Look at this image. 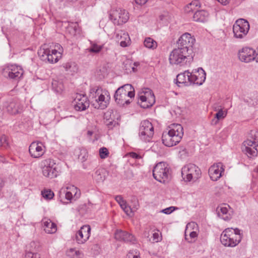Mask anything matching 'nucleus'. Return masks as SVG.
Instances as JSON below:
<instances>
[{
  "instance_id": "nucleus-12",
  "label": "nucleus",
  "mask_w": 258,
  "mask_h": 258,
  "mask_svg": "<svg viewBox=\"0 0 258 258\" xmlns=\"http://www.w3.org/2000/svg\"><path fill=\"white\" fill-rule=\"evenodd\" d=\"M249 30V23L243 19L237 20L233 26L234 36L236 38H244L247 35Z\"/></svg>"
},
{
  "instance_id": "nucleus-35",
  "label": "nucleus",
  "mask_w": 258,
  "mask_h": 258,
  "mask_svg": "<svg viewBox=\"0 0 258 258\" xmlns=\"http://www.w3.org/2000/svg\"><path fill=\"white\" fill-rule=\"evenodd\" d=\"M200 7V2L198 0H194L185 7L184 11L186 13H189L195 10L197 7Z\"/></svg>"
},
{
  "instance_id": "nucleus-24",
  "label": "nucleus",
  "mask_w": 258,
  "mask_h": 258,
  "mask_svg": "<svg viewBox=\"0 0 258 258\" xmlns=\"http://www.w3.org/2000/svg\"><path fill=\"white\" fill-rule=\"evenodd\" d=\"M209 14L205 10L197 11L194 16L193 19L195 21L205 23L208 21Z\"/></svg>"
},
{
  "instance_id": "nucleus-51",
  "label": "nucleus",
  "mask_w": 258,
  "mask_h": 258,
  "mask_svg": "<svg viewBox=\"0 0 258 258\" xmlns=\"http://www.w3.org/2000/svg\"><path fill=\"white\" fill-rule=\"evenodd\" d=\"M179 153L181 154V156L184 155L186 156L187 152L184 148H181L179 151Z\"/></svg>"
},
{
  "instance_id": "nucleus-3",
  "label": "nucleus",
  "mask_w": 258,
  "mask_h": 258,
  "mask_svg": "<svg viewBox=\"0 0 258 258\" xmlns=\"http://www.w3.org/2000/svg\"><path fill=\"white\" fill-rule=\"evenodd\" d=\"M90 97L94 99L92 105L98 109H105L110 99L109 92L97 86L90 89Z\"/></svg>"
},
{
  "instance_id": "nucleus-49",
  "label": "nucleus",
  "mask_w": 258,
  "mask_h": 258,
  "mask_svg": "<svg viewBox=\"0 0 258 258\" xmlns=\"http://www.w3.org/2000/svg\"><path fill=\"white\" fill-rule=\"evenodd\" d=\"M129 42V37L128 36L127 37V38H125V40H121L120 42V45L122 47H126L127 46V44Z\"/></svg>"
},
{
  "instance_id": "nucleus-30",
  "label": "nucleus",
  "mask_w": 258,
  "mask_h": 258,
  "mask_svg": "<svg viewBox=\"0 0 258 258\" xmlns=\"http://www.w3.org/2000/svg\"><path fill=\"white\" fill-rule=\"evenodd\" d=\"M106 172L103 169H99L95 172L94 178L98 182H103L106 178Z\"/></svg>"
},
{
  "instance_id": "nucleus-33",
  "label": "nucleus",
  "mask_w": 258,
  "mask_h": 258,
  "mask_svg": "<svg viewBox=\"0 0 258 258\" xmlns=\"http://www.w3.org/2000/svg\"><path fill=\"white\" fill-rule=\"evenodd\" d=\"M114 237L117 240L126 242L128 241L129 234L125 231L118 230L115 232Z\"/></svg>"
},
{
  "instance_id": "nucleus-48",
  "label": "nucleus",
  "mask_w": 258,
  "mask_h": 258,
  "mask_svg": "<svg viewBox=\"0 0 258 258\" xmlns=\"http://www.w3.org/2000/svg\"><path fill=\"white\" fill-rule=\"evenodd\" d=\"M175 209V207L171 206L169 208L163 209L162 211V212L166 214H169L171 213Z\"/></svg>"
},
{
  "instance_id": "nucleus-16",
  "label": "nucleus",
  "mask_w": 258,
  "mask_h": 258,
  "mask_svg": "<svg viewBox=\"0 0 258 258\" xmlns=\"http://www.w3.org/2000/svg\"><path fill=\"white\" fill-rule=\"evenodd\" d=\"M91 227L89 225H85L76 232L75 240L78 244L85 243L90 238L91 235Z\"/></svg>"
},
{
  "instance_id": "nucleus-64",
  "label": "nucleus",
  "mask_w": 258,
  "mask_h": 258,
  "mask_svg": "<svg viewBox=\"0 0 258 258\" xmlns=\"http://www.w3.org/2000/svg\"><path fill=\"white\" fill-rule=\"evenodd\" d=\"M254 171L258 173V167L254 169Z\"/></svg>"
},
{
  "instance_id": "nucleus-59",
  "label": "nucleus",
  "mask_w": 258,
  "mask_h": 258,
  "mask_svg": "<svg viewBox=\"0 0 258 258\" xmlns=\"http://www.w3.org/2000/svg\"><path fill=\"white\" fill-rule=\"evenodd\" d=\"M0 162H5V158L3 156H2L1 155H0Z\"/></svg>"
},
{
  "instance_id": "nucleus-13",
  "label": "nucleus",
  "mask_w": 258,
  "mask_h": 258,
  "mask_svg": "<svg viewBox=\"0 0 258 258\" xmlns=\"http://www.w3.org/2000/svg\"><path fill=\"white\" fill-rule=\"evenodd\" d=\"M129 84H125L118 88L114 94L115 102L120 106L124 107L129 104Z\"/></svg>"
},
{
  "instance_id": "nucleus-19",
  "label": "nucleus",
  "mask_w": 258,
  "mask_h": 258,
  "mask_svg": "<svg viewBox=\"0 0 258 258\" xmlns=\"http://www.w3.org/2000/svg\"><path fill=\"white\" fill-rule=\"evenodd\" d=\"M61 191L65 193L66 199L69 201H76L81 196L80 189L73 185H70L65 188H61Z\"/></svg>"
},
{
  "instance_id": "nucleus-21",
  "label": "nucleus",
  "mask_w": 258,
  "mask_h": 258,
  "mask_svg": "<svg viewBox=\"0 0 258 258\" xmlns=\"http://www.w3.org/2000/svg\"><path fill=\"white\" fill-rule=\"evenodd\" d=\"M140 99L141 107L143 108H147L152 106L155 102V96L151 90L146 91L145 95H141Z\"/></svg>"
},
{
  "instance_id": "nucleus-52",
  "label": "nucleus",
  "mask_w": 258,
  "mask_h": 258,
  "mask_svg": "<svg viewBox=\"0 0 258 258\" xmlns=\"http://www.w3.org/2000/svg\"><path fill=\"white\" fill-rule=\"evenodd\" d=\"M0 142L3 145H4L7 142V137L5 135L2 136L0 138Z\"/></svg>"
},
{
  "instance_id": "nucleus-63",
  "label": "nucleus",
  "mask_w": 258,
  "mask_h": 258,
  "mask_svg": "<svg viewBox=\"0 0 258 258\" xmlns=\"http://www.w3.org/2000/svg\"><path fill=\"white\" fill-rule=\"evenodd\" d=\"M133 258H140V257L138 255H134Z\"/></svg>"
},
{
  "instance_id": "nucleus-53",
  "label": "nucleus",
  "mask_w": 258,
  "mask_h": 258,
  "mask_svg": "<svg viewBox=\"0 0 258 258\" xmlns=\"http://www.w3.org/2000/svg\"><path fill=\"white\" fill-rule=\"evenodd\" d=\"M148 0H135L136 4L140 5L145 4Z\"/></svg>"
},
{
  "instance_id": "nucleus-42",
  "label": "nucleus",
  "mask_w": 258,
  "mask_h": 258,
  "mask_svg": "<svg viewBox=\"0 0 258 258\" xmlns=\"http://www.w3.org/2000/svg\"><path fill=\"white\" fill-rule=\"evenodd\" d=\"M67 254L68 256H71V258H80L79 256L81 254V252L79 250L71 248L68 251Z\"/></svg>"
},
{
  "instance_id": "nucleus-61",
  "label": "nucleus",
  "mask_w": 258,
  "mask_h": 258,
  "mask_svg": "<svg viewBox=\"0 0 258 258\" xmlns=\"http://www.w3.org/2000/svg\"><path fill=\"white\" fill-rule=\"evenodd\" d=\"M185 238L186 240H188V241L190 243H192L195 241V240H189V238L187 237L186 235H185Z\"/></svg>"
},
{
  "instance_id": "nucleus-8",
  "label": "nucleus",
  "mask_w": 258,
  "mask_h": 258,
  "mask_svg": "<svg viewBox=\"0 0 258 258\" xmlns=\"http://www.w3.org/2000/svg\"><path fill=\"white\" fill-rule=\"evenodd\" d=\"M200 169L194 164H188L184 166L181 169V175L186 182L196 181L201 176Z\"/></svg>"
},
{
  "instance_id": "nucleus-18",
  "label": "nucleus",
  "mask_w": 258,
  "mask_h": 258,
  "mask_svg": "<svg viewBox=\"0 0 258 258\" xmlns=\"http://www.w3.org/2000/svg\"><path fill=\"white\" fill-rule=\"evenodd\" d=\"M29 152L32 157L38 158L44 154L45 148L41 142H34L30 144Z\"/></svg>"
},
{
  "instance_id": "nucleus-40",
  "label": "nucleus",
  "mask_w": 258,
  "mask_h": 258,
  "mask_svg": "<svg viewBox=\"0 0 258 258\" xmlns=\"http://www.w3.org/2000/svg\"><path fill=\"white\" fill-rule=\"evenodd\" d=\"M129 19V15L128 13H126L124 10H123V12H121L120 17L119 18L118 25L122 23H125L127 22Z\"/></svg>"
},
{
  "instance_id": "nucleus-46",
  "label": "nucleus",
  "mask_w": 258,
  "mask_h": 258,
  "mask_svg": "<svg viewBox=\"0 0 258 258\" xmlns=\"http://www.w3.org/2000/svg\"><path fill=\"white\" fill-rule=\"evenodd\" d=\"M25 258H40L39 254L27 251L25 254Z\"/></svg>"
},
{
  "instance_id": "nucleus-15",
  "label": "nucleus",
  "mask_w": 258,
  "mask_h": 258,
  "mask_svg": "<svg viewBox=\"0 0 258 258\" xmlns=\"http://www.w3.org/2000/svg\"><path fill=\"white\" fill-rule=\"evenodd\" d=\"M257 55L256 51L252 48L245 47L239 50L238 58L244 62H249L256 58Z\"/></svg>"
},
{
  "instance_id": "nucleus-56",
  "label": "nucleus",
  "mask_w": 258,
  "mask_h": 258,
  "mask_svg": "<svg viewBox=\"0 0 258 258\" xmlns=\"http://www.w3.org/2000/svg\"><path fill=\"white\" fill-rule=\"evenodd\" d=\"M113 124V121H110L109 122L106 123V125L108 126L109 128H112V125Z\"/></svg>"
},
{
  "instance_id": "nucleus-10",
  "label": "nucleus",
  "mask_w": 258,
  "mask_h": 258,
  "mask_svg": "<svg viewBox=\"0 0 258 258\" xmlns=\"http://www.w3.org/2000/svg\"><path fill=\"white\" fill-rule=\"evenodd\" d=\"M195 42V39L188 33L182 34L177 41V47L187 52L194 55L193 45Z\"/></svg>"
},
{
  "instance_id": "nucleus-17",
  "label": "nucleus",
  "mask_w": 258,
  "mask_h": 258,
  "mask_svg": "<svg viewBox=\"0 0 258 258\" xmlns=\"http://www.w3.org/2000/svg\"><path fill=\"white\" fill-rule=\"evenodd\" d=\"M74 108L76 111L85 110L89 106V102L86 95L77 94L73 102Z\"/></svg>"
},
{
  "instance_id": "nucleus-34",
  "label": "nucleus",
  "mask_w": 258,
  "mask_h": 258,
  "mask_svg": "<svg viewBox=\"0 0 258 258\" xmlns=\"http://www.w3.org/2000/svg\"><path fill=\"white\" fill-rule=\"evenodd\" d=\"M115 200L119 204L126 216H128L129 214L128 213V207L126 205V202L123 199L122 197L121 196H117L115 197Z\"/></svg>"
},
{
  "instance_id": "nucleus-26",
  "label": "nucleus",
  "mask_w": 258,
  "mask_h": 258,
  "mask_svg": "<svg viewBox=\"0 0 258 258\" xmlns=\"http://www.w3.org/2000/svg\"><path fill=\"white\" fill-rule=\"evenodd\" d=\"M189 74L188 71H185L183 73H180L177 75L176 79V84L179 86L180 84H183L185 86H189Z\"/></svg>"
},
{
  "instance_id": "nucleus-11",
  "label": "nucleus",
  "mask_w": 258,
  "mask_h": 258,
  "mask_svg": "<svg viewBox=\"0 0 258 258\" xmlns=\"http://www.w3.org/2000/svg\"><path fill=\"white\" fill-rule=\"evenodd\" d=\"M153 175L156 180L165 183L169 176L167 165L164 162L157 164L153 170Z\"/></svg>"
},
{
  "instance_id": "nucleus-41",
  "label": "nucleus",
  "mask_w": 258,
  "mask_h": 258,
  "mask_svg": "<svg viewBox=\"0 0 258 258\" xmlns=\"http://www.w3.org/2000/svg\"><path fill=\"white\" fill-rule=\"evenodd\" d=\"M131 201L133 205H130V213L137 210L139 206L138 201L136 197H132Z\"/></svg>"
},
{
  "instance_id": "nucleus-55",
  "label": "nucleus",
  "mask_w": 258,
  "mask_h": 258,
  "mask_svg": "<svg viewBox=\"0 0 258 258\" xmlns=\"http://www.w3.org/2000/svg\"><path fill=\"white\" fill-rule=\"evenodd\" d=\"M198 236V234L196 231H192L189 234V237L191 239H194L196 238Z\"/></svg>"
},
{
  "instance_id": "nucleus-28",
  "label": "nucleus",
  "mask_w": 258,
  "mask_h": 258,
  "mask_svg": "<svg viewBox=\"0 0 258 258\" xmlns=\"http://www.w3.org/2000/svg\"><path fill=\"white\" fill-rule=\"evenodd\" d=\"M62 67L66 71L71 75L74 74L78 71L77 65L74 62H67L63 63Z\"/></svg>"
},
{
  "instance_id": "nucleus-32",
  "label": "nucleus",
  "mask_w": 258,
  "mask_h": 258,
  "mask_svg": "<svg viewBox=\"0 0 258 258\" xmlns=\"http://www.w3.org/2000/svg\"><path fill=\"white\" fill-rule=\"evenodd\" d=\"M52 90L56 93H61L63 89V84L61 81L53 80L51 82Z\"/></svg>"
},
{
  "instance_id": "nucleus-43",
  "label": "nucleus",
  "mask_w": 258,
  "mask_h": 258,
  "mask_svg": "<svg viewBox=\"0 0 258 258\" xmlns=\"http://www.w3.org/2000/svg\"><path fill=\"white\" fill-rule=\"evenodd\" d=\"M99 153L100 158L102 159L106 158L109 154L108 150L105 147L100 148Z\"/></svg>"
},
{
  "instance_id": "nucleus-47",
  "label": "nucleus",
  "mask_w": 258,
  "mask_h": 258,
  "mask_svg": "<svg viewBox=\"0 0 258 258\" xmlns=\"http://www.w3.org/2000/svg\"><path fill=\"white\" fill-rule=\"evenodd\" d=\"M193 73H190L189 72V85H191V84H195V81H196V80L197 79V75H195V74H192Z\"/></svg>"
},
{
  "instance_id": "nucleus-60",
  "label": "nucleus",
  "mask_w": 258,
  "mask_h": 258,
  "mask_svg": "<svg viewBox=\"0 0 258 258\" xmlns=\"http://www.w3.org/2000/svg\"><path fill=\"white\" fill-rule=\"evenodd\" d=\"M130 242L131 241H135V238H134V237L133 236H132V235L130 234Z\"/></svg>"
},
{
  "instance_id": "nucleus-6",
  "label": "nucleus",
  "mask_w": 258,
  "mask_h": 258,
  "mask_svg": "<svg viewBox=\"0 0 258 258\" xmlns=\"http://www.w3.org/2000/svg\"><path fill=\"white\" fill-rule=\"evenodd\" d=\"M194 56V55L177 47L171 52L169 61L171 64L184 66L190 64L193 60Z\"/></svg>"
},
{
  "instance_id": "nucleus-37",
  "label": "nucleus",
  "mask_w": 258,
  "mask_h": 258,
  "mask_svg": "<svg viewBox=\"0 0 258 258\" xmlns=\"http://www.w3.org/2000/svg\"><path fill=\"white\" fill-rule=\"evenodd\" d=\"M144 44L145 47L150 49H155L157 46V42L150 37L146 38Z\"/></svg>"
},
{
  "instance_id": "nucleus-31",
  "label": "nucleus",
  "mask_w": 258,
  "mask_h": 258,
  "mask_svg": "<svg viewBox=\"0 0 258 258\" xmlns=\"http://www.w3.org/2000/svg\"><path fill=\"white\" fill-rule=\"evenodd\" d=\"M143 154L139 151H130V159L136 160V165H141L143 163Z\"/></svg>"
},
{
  "instance_id": "nucleus-1",
  "label": "nucleus",
  "mask_w": 258,
  "mask_h": 258,
  "mask_svg": "<svg viewBox=\"0 0 258 258\" xmlns=\"http://www.w3.org/2000/svg\"><path fill=\"white\" fill-rule=\"evenodd\" d=\"M62 52L63 48L59 44L55 45L54 48H50L48 45L44 44L38 50V54L42 61L53 63L61 57Z\"/></svg>"
},
{
  "instance_id": "nucleus-54",
  "label": "nucleus",
  "mask_w": 258,
  "mask_h": 258,
  "mask_svg": "<svg viewBox=\"0 0 258 258\" xmlns=\"http://www.w3.org/2000/svg\"><path fill=\"white\" fill-rule=\"evenodd\" d=\"M135 96L134 88L131 84H130V98L134 97Z\"/></svg>"
},
{
  "instance_id": "nucleus-7",
  "label": "nucleus",
  "mask_w": 258,
  "mask_h": 258,
  "mask_svg": "<svg viewBox=\"0 0 258 258\" xmlns=\"http://www.w3.org/2000/svg\"><path fill=\"white\" fill-rule=\"evenodd\" d=\"M42 174L50 179L56 177L59 174V171L54 162L51 158L42 160L39 163Z\"/></svg>"
},
{
  "instance_id": "nucleus-9",
  "label": "nucleus",
  "mask_w": 258,
  "mask_h": 258,
  "mask_svg": "<svg viewBox=\"0 0 258 258\" xmlns=\"http://www.w3.org/2000/svg\"><path fill=\"white\" fill-rule=\"evenodd\" d=\"M154 128L152 123L148 120L141 122L139 136L140 139L145 142H150L154 136Z\"/></svg>"
},
{
  "instance_id": "nucleus-38",
  "label": "nucleus",
  "mask_w": 258,
  "mask_h": 258,
  "mask_svg": "<svg viewBox=\"0 0 258 258\" xmlns=\"http://www.w3.org/2000/svg\"><path fill=\"white\" fill-rule=\"evenodd\" d=\"M42 197L46 200H51L54 197L53 192L50 189H44L41 191Z\"/></svg>"
},
{
  "instance_id": "nucleus-4",
  "label": "nucleus",
  "mask_w": 258,
  "mask_h": 258,
  "mask_svg": "<svg viewBox=\"0 0 258 258\" xmlns=\"http://www.w3.org/2000/svg\"><path fill=\"white\" fill-rule=\"evenodd\" d=\"M242 235L238 228H228L222 233L220 237L221 243L225 246L234 247L241 240Z\"/></svg>"
},
{
  "instance_id": "nucleus-45",
  "label": "nucleus",
  "mask_w": 258,
  "mask_h": 258,
  "mask_svg": "<svg viewBox=\"0 0 258 258\" xmlns=\"http://www.w3.org/2000/svg\"><path fill=\"white\" fill-rule=\"evenodd\" d=\"M120 61L122 62V64L123 65V68L125 70H127L128 66L129 64V59L127 55H122L121 57Z\"/></svg>"
},
{
  "instance_id": "nucleus-44",
  "label": "nucleus",
  "mask_w": 258,
  "mask_h": 258,
  "mask_svg": "<svg viewBox=\"0 0 258 258\" xmlns=\"http://www.w3.org/2000/svg\"><path fill=\"white\" fill-rule=\"evenodd\" d=\"M103 45H99L96 44H93L89 49V51L90 52L98 53L101 51Z\"/></svg>"
},
{
  "instance_id": "nucleus-50",
  "label": "nucleus",
  "mask_w": 258,
  "mask_h": 258,
  "mask_svg": "<svg viewBox=\"0 0 258 258\" xmlns=\"http://www.w3.org/2000/svg\"><path fill=\"white\" fill-rule=\"evenodd\" d=\"M140 66V62H135L134 63V67H132V71L134 72V73H136L137 72L138 69V67Z\"/></svg>"
},
{
  "instance_id": "nucleus-20",
  "label": "nucleus",
  "mask_w": 258,
  "mask_h": 258,
  "mask_svg": "<svg viewBox=\"0 0 258 258\" xmlns=\"http://www.w3.org/2000/svg\"><path fill=\"white\" fill-rule=\"evenodd\" d=\"M224 171L223 165L222 163L219 162L212 165L209 168L208 172L211 179L213 181H217L222 176V173Z\"/></svg>"
},
{
  "instance_id": "nucleus-27",
  "label": "nucleus",
  "mask_w": 258,
  "mask_h": 258,
  "mask_svg": "<svg viewBox=\"0 0 258 258\" xmlns=\"http://www.w3.org/2000/svg\"><path fill=\"white\" fill-rule=\"evenodd\" d=\"M121 12H123V9L120 8L112 9L110 11L109 18L114 24L118 25Z\"/></svg>"
},
{
  "instance_id": "nucleus-22",
  "label": "nucleus",
  "mask_w": 258,
  "mask_h": 258,
  "mask_svg": "<svg viewBox=\"0 0 258 258\" xmlns=\"http://www.w3.org/2000/svg\"><path fill=\"white\" fill-rule=\"evenodd\" d=\"M4 107L9 113L12 114H16L21 111L23 109V107L19 102L13 100L5 102L4 103Z\"/></svg>"
},
{
  "instance_id": "nucleus-2",
  "label": "nucleus",
  "mask_w": 258,
  "mask_h": 258,
  "mask_svg": "<svg viewBox=\"0 0 258 258\" xmlns=\"http://www.w3.org/2000/svg\"><path fill=\"white\" fill-rule=\"evenodd\" d=\"M168 131H164L162 134L163 144L167 147H172L180 141L183 135V129L179 124H173Z\"/></svg>"
},
{
  "instance_id": "nucleus-23",
  "label": "nucleus",
  "mask_w": 258,
  "mask_h": 258,
  "mask_svg": "<svg viewBox=\"0 0 258 258\" xmlns=\"http://www.w3.org/2000/svg\"><path fill=\"white\" fill-rule=\"evenodd\" d=\"M44 230L46 233L53 234L57 231L56 224L52 222L50 219L44 218L42 220Z\"/></svg>"
},
{
  "instance_id": "nucleus-29",
  "label": "nucleus",
  "mask_w": 258,
  "mask_h": 258,
  "mask_svg": "<svg viewBox=\"0 0 258 258\" xmlns=\"http://www.w3.org/2000/svg\"><path fill=\"white\" fill-rule=\"evenodd\" d=\"M199 75H197L195 84L198 85H201L203 84L206 80V74L205 71L202 68H199L197 72Z\"/></svg>"
},
{
  "instance_id": "nucleus-58",
  "label": "nucleus",
  "mask_w": 258,
  "mask_h": 258,
  "mask_svg": "<svg viewBox=\"0 0 258 258\" xmlns=\"http://www.w3.org/2000/svg\"><path fill=\"white\" fill-rule=\"evenodd\" d=\"M87 134L88 137H91L93 135V133L91 131H88Z\"/></svg>"
},
{
  "instance_id": "nucleus-62",
  "label": "nucleus",
  "mask_w": 258,
  "mask_h": 258,
  "mask_svg": "<svg viewBox=\"0 0 258 258\" xmlns=\"http://www.w3.org/2000/svg\"><path fill=\"white\" fill-rule=\"evenodd\" d=\"M158 236V233H154L153 234V237L154 238V239H156V237Z\"/></svg>"
},
{
  "instance_id": "nucleus-5",
  "label": "nucleus",
  "mask_w": 258,
  "mask_h": 258,
  "mask_svg": "<svg viewBox=\"0 0 258 258\" xmlns=\"http://www.w3.org/2000/svg\"><path fill=\"white\" fill-rule=\"evenodd\" d=\"M257 147H258V131L251 130L248 134L247 140L242 143V151L249 158L255 157L257 155Z\"/></svg>"
},
{
  "instance_id": "nucleus-57",
  "label": "nucleus",
  "mask_w": 258,
  "mask_h": 258,
  "mask_svg": "<svg viewBox=\"0 0 258 258\" xmlns=\"http://www.w3.org/2000/svg\"><path fill=\"white\" fill-rule=\"evenodd\" d=\"M219 2L221 3L222 4L226 5L228 3V0H218Z\"/></svg>"
},
{
  "instance_id": "nucleus-25",
  "label": "nucleus",
  "mask_w": 258,
  "mask_h": 258,
  "mask_svg": "<svg viewBox=\"0 0 258 258\" xmlns=\"http://www.w3.org/2000/svg\"><path fill=\"white\" fill-rule=\"evenodd\" d=\"M217 215L219 217L222 218L225 221L230 220L231 218V215L228 212V208L224 205V206H219L217 208Z\"/></svg>"
},
{
  "instance_id": "nucleus-36",
  "label": "nucleus",
  "mask_w": 258,
  "mask_h": 258,
  "mask_svg": "<svg viewBox=\"0 0 258 258\" xmlns=\"http://www.w3.org/2000/svg\"><path fill=\"white\" fill-rule=\"evenodd\" d=\"M226 112L224 113L222 109H220L215 114V118L212 120L211 123L214 125L217 124L219 120L224 118L226 116Z\"/></svg>"
},
{
  "instance_id": "nucleus-14",
  "label": "nucleus",
  "mask_w": 258,
  "mask_h": 258,
  "mask_svg": "<svg viewBox=\"0 0 258 258\" xmlns=\"http://www.w3.org/2000/svg\"><path fill=\"white\" fill-rule=\"evenodd\" d=\"M24 71L22 68L16 64H8L3 69L4 75L14 80L20 79Z\"/></svg>"
},
{
  "instance_id": "nucleus-39",
  "label": "nucleus",
  "mask_w": 258,
  "mask_h": 258,
  "mask_svg": "<svg viewBox=\"0 0 258 258\" xmlns=\"http://www.w3.org/2000/svg\"><path fill=\"white\" fill-rule=\"evenodd\" d=\"M249 100V103L251 104L253 106L258 105V93L253 92L250 94Z\"/></svg>"
}]
</instances>
